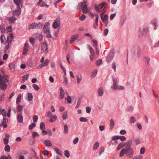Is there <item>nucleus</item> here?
<instances>
[{"instance_id": "nucleus-9", "label": "nucleus", "mask_w": 159, "mask_h": 159, "mask_svg": "<svg viewBox=\"0 0 159 159\" xmlns=\"http://www.w3.org/2000/svg\"><path fill=\"white\" fill-rule=\"evenodd\" d=\"M13 1L18 8L21 9L22 7V0H13Z\"/></svg>"}, {"instance_id": "nucleus-13", "label": "nucleus", "mask_w": 159, "mask_h": 159, "mask_svg": "<svg viewBox=\"0 0 159 159\" xmlns=\"http://www.w3.org/2000/svg\"><path fill=\"white\" fill-rule=\"evenodd\" d=\"M60 24L59 20H56L53 24V28L54 29H56L60 26Z\"/></svg>"}, {"instance_id": "nucleus-17", "label": "nucleus", "mask_w": 159, "mask_h": 159, "mask_svg": "<svg viewBox=\"0 0 159 159\" xmlns=\"http://www.w3.org/2000/svg\"><path fill=\"white\" fill-rule=\"evenodd\" d=\"M7 85L4 83L0 82V88L2 89H7Z\"/></svg>"}, {"instance_id": "nucleus-38", "label": "nucleus", "mask_w": 159, "mask_h": 159, "mask_svg": "<svg viewBox=\"0 0 159 159\" xmlns=\"http://www.w3.org/2000/svg\"><path fill=\"white\" fill-rule=\"evenodd\" d=\"M21 100V95L20 94H19L18 95L17 99H16V102L17 104H18V103L20 102Z\"/></svg>"}, {"instance_id": "nucleus-14", "label": "nucleus", "mask_w": 159, "mask_h": 159, "mask_svg": "<svg viewBox=\"0 0 159 159\" xmlns=\"http://www.w3.org/2000/svg\"><path fill=\"white\" fill-rule=\"evenodd\" d=\"M60 98L61 99H63L64 97L65 92L64 91L62 88V87L60 88Z\"/></svg>"}, {"instance_id": "nucleus-10", "label": "nucleus", "mask_w": 159, "mask_h": 159, "mask_svg": "<svg viewBox=\"0 0 159 159\" xmlns=\"http://www.w3.org/2000/svg\"><path fill=\"white\" fill-rule=\"evenodd\" d=\"M105 4V2H102L98 5L95 6V8L96 11H99L100 9H102L104 7Z\"/></svg>"}, {"instance_id": "nucleus-64", "label": "nucleus", "mask_w": 159, "mask_h": 159, "mask_svg": "<svg viewBox=\"0 0 159 159\" xmlns=\"http://www.w3.org/2000/svg\"><path fill=\"white\" fill-rule=\"evenodd\" d=\"M48 151L46 150H44L43 152V153L44 155H48Z\"/></svg>"}, {"instance_id": "nucleus-3", "label": "nucleus", "mask_w": 159, "mask_h": 159, "mask_svg": "<svg viewBox=\"0 0 159 159\" xmlns=\"http://www.w3.org/2000/svg\"><path fill=\"white\" fill-rule=\"evenodd\" d=\"M78 8L80 11L82 9V12L84 13H86L88 11V9L86 1H84L80 3L78 6Z\"/></svg>"}, {"instance_id": "nucleus-33", "label": "nucleus", "mask_w": 159, "mask_h": 159, "mask_svg": "<svg viewBox=\"0 0 159 159\" xmlns=\"http://www.w3.org/2000/svg\"><path fill=\"white\" fill-rule=\"evenodd\" d=\"M97 71L96 70H93L91 74V77L93 78L94 77L96 76L97 74Z\"/></svg>"}, {"instance_id": "nucleus-60", "label": "nucleus", "mask_w": 159, "mask_h": 159, "mask_svg": "<svg viewBox=\"0 0 159 159\" xmlns=\"http://www.w3.org/2000/svg\"><path fill=\"white\" fill-rule=\"evenodd\" d=\"M39 136V134L38 133L36 132H34L33 133V138H34L35 137L38 136Z\"/></svg>"}, {"instance_id": "nucleus-41", "label": "nucleus", "mask_w": 159, "mask_h": 159, "mask_svg": "<svg viewBox=\"0 0 159 159\" xmlns=\"http://www.w3.org/2000/svg\"><path fill=\"white\" fill-rule=\"evenodd\" d=\"M1 113L4 117H5L6 116V111L4 109H2L1 111Z\"/></svg>"}, {"instance_id": "nucleus-45", "label": "nucleus", "mask_w": 159, "mask_h": 159, "mask_svg": "<svg viewBox=\"0 0 159 159\" xmlns=\"http://www.w3.org/2000/svg\"><path fill=\"white\" fill-rule=\"evenodd\" d=\"M28 152L26 150H21L20 151V154L26 155Z\"/></svg>"}, {"instance_id": "nucleus-42", "label": "nucleus", "mask_w": 159, "mask_h": 159, "mask_svg": "<svg viewBox=\"0 0 159 159\" xmlns=\"http://www.w3.org/2000/svg\"><path fill=\"white\" fill-rule=\"evenodd\" d=\"M116 16V13H114L111 14L110 17V20H112Z\"/></svg>"}, {"instance_id": "nucleus-34", "label": "nucleus", "mask_w": 159, "mask_h": 159, "mask_svg": "<svg viewBox=\"0 0 159 159\" xmlns=\"http://www.w3.org/2000/svg\"><path fill=\"white\" fill-rule=\"evenodd\" d=\"M6 145L4 148V150L6 151L9 152L10 151V148L8 144H5Z\"/></svg>"}, {"instance_id": "nucleus-58", "label": "nucleus", "mask_w": 159, "mask_h": 159, "mask_svg": "<svg viewBox=\"0 0 159 159\" xmlns=\"http://www.w3.org/2000/svg\"><path fill=\"white\" fill-rule=\"evenodd\" d=\"M65 155L67 157H69V153L68 151L66 150L65 151Z\"/></svg>"}, {"instance_id": "nucleus-36", "label": "nucleus", "mask_w": 159, "mask_h": 159, "mask_svg": "<svg viewBox=\"0 0 159 159\" xmlns=\"http://www.w3.org/2000/svg\"><path fill=\"white\" fill-rule=\"evenodd\" d=\"M68 116L67 113L66 112H65L63 113L62 115V118L63 120H65L67 118Z\"/></svg>"}, {"instance_id": "nucleus-59", "label": "nucleus", "mask_w": 159, "mask_h": 159, "mask_svg": "<svg viewBox=\"0 0 159 159\" xmlns=\"http://www.w3.org/2000/svg\"><path fill=\"white\" fill-rule=\"evenodd\" d=\"M6 30L8 32H11L12 31V28L11 26H9L7 27Z\"/></svg>"}, {"instance_id": "nucleus-55", "label": "nucleus", "mask_w": 159, "mask_h": 159, "mask_svg": "<svg viewBox=\"0 0 159 159\" xmlns=\"http://www.w3.org/2000/svg\"><path fill=\"white\" fill-rule=\"evenodd\" d=\"M3 142L4 144H7L9 142V140L7 138H4L3 139Z\"/></svg>"}, {"instance_id": "nucleus-15", "label": "nucleus", "mask_w": 159, "mask_h": 159, "mask_svg": "<svg viewBox=\"0 0 159 159\" xmlns=\"http://www.w3.org/2000/svg\"><path fill=\"white\" fill-rule=\"evenodd\" d=\"M98 93L99 96H102L103 95L104 93L103 88L102 87L100 88L98 90Z\"/></svg>"}, {"instance_id": "nucleus-48", "label": "nucleus", "mask_w": 159, "mask_h": 159, "mask_svg": "<svg viewBox=\"0 0 159 159\" xmlns=\"http://www.w3.org/2000/svg\"><path fill=\"white\" fill-rule=\"evenodd\" d=\"M145 151V148L144 147L142 148L140 150V153L141 154H143Z\"/></svg>"}, {"instance_id": "nucleus-27", "label": "nucleus", "mask_w": 159, "mask_h": 159, "mask_svg": "<svg viewBox=\"0 0 159 159\" xmlns=\"http://www.w3.org/2000/svg\"><path fill=\"white\" fill-rule=\"evenodd\" d=\"M110 128L112 129L114 128L115 124L114 121L113 119H111L110 121Z\"/></svg>"}, {"instance_id": "nucleus-19", "label": "nucleus", "mask_w": 159, "mask_h": 159, "mask_svg": "<svg viewBox=\"0 0 159 159\" xmlns=\"http://www.w3.org/2000/svg\"><path fill=\"white\" fill-rule=\"evenodd\" d=\"M129 121L130 123H134L136 122V119L134 117L132 116L129 118Z\"/></svg>"}, {"instance_id": "nucleus-37", "label": "nucleus", "mask_w": 159, "mask_h": 159, "mask_svg": "<svg viewBox=\"0 0 159 159\" xmlns=\"http://www.w3.org/2000/svg\"><path fill=\"white\" fill-rule=\"evenodd\" d=\"M54 150L56 153L60 155H62V153L61 151L59 150L58 148L57 147L54 148Z\"/></svg>"}, {"instance_id": "nucleus-2", "label": "nucleus", "mask_w": 159, "mask_h": 159, "mask_svg": "<svg viewBox=\"0 0 159 159\" xmlns=\"http://www.w3.org/2000/svg\"><path fill=\"white\" fill-rule=\"evenodd\" d=\"M13 38V34L11 33L6 37L4 34L1 35L0 39L2 42L4 43H11Z\"/></svg>"}, {"instance_id": "nucleus-51", "label": "nucleus", "mask_w": 159, "mask_h": 159, "mask_svg": "<svg viewBox=\"0 0 159 159\" xmlns=\"http://www.w3.org/2000/svg\"><path fill=\"white\" fill-rule=\"evenodd\" d=\"M143 156L142 155H138L134 157L133 159H142Z\"/></svg>"}, {"instance_id": "nucleus-26", "label": "nucleus", "mask_w": 159, "mask_h": 159, "mask_svg": "<svg viewBox=\"0 0 159 159\" xmlns=\"http://www.w3.org/2000/svg\"><path fill=\"white\" fill-rule=\"evenodd\" d=\"M17 10L16 11H14L13 12V15L14 16H18L20 14V9Z\"/></svg>"}, {"instance_id": "nucleus-46", "label": "nucleus", "mask_w": 159, "mask_h": 159, "mask_svg": "<svg viewBox=\"0 0 159 159\" xmlns=\"http://www.w3.org/2000/svg\"><path fill=\"white\" fill-rule=\"evenodd\" d=\"M49 62L50 61L49 60H48V59H46L45 61L43 63L45 66H46L48 65Z\"/></svg>"}, {"instance_id": "nucleus-23", "label": "nucleus", "mask_w": 159, "mask_h": 159, "mask_svg": "<svg viewBox=\"0 0 159 159\" xmlns=\"http://www.w3.org/2000/svg\"><path fill=\"white\" fill-rule=\"evenodd\" d=\"M78 38V35H75L72 36L71 38V39L70 40V43H72Z\"/></svg>"}, {"instance_id": "nucleus-5", "label": "nucleus", "mask_w": 159, "mask_h": 159, "mask_svg": "<svg viewBox=\"0 0 159 159\" xmlns=\"http://www.w3.org/2000/svg\"><path fill=\"white\" fill-rule=\"evenodd\" d=\"M117 80L116 78H113L112 89L116 90H123L124 88V86L122 85H118L117 84Z\"/></svg>"}, {"instance_id": "nucleus-50", "label": "nucleus", "mask_w": 159, "mask_h": 159, "mask_svg": "<svg viewBox=\"0 0 159 159\" xmlns=\"http://www.w3.org/2000/svg\"><path fill=\"white\" fill-rule=\"evenodd\" d=\"M113 58V55L112 54H109L108 56L107 59L108 61L111 60Z\"/></svg>"}, {"instance_id": "nucleus-6", "label": "nucleus", "mask_w": 159, "mask_h": 159, "mask_svg": "<svg viewBox=\"0 0 159 159\" xmlns=\"http://www.w3.org/2000/svg\"><path fill=\"white\" fill-rule=\"evenodd\" d=\"M3 83H6L8 82L7 77L4 75V72L1 70H0V82Z\"/></svg>"}, {"instance_id": "nucleus-31", "label": "nucleus", "mask_w": 159, "mask_h": 159, "mask_svg": "<svg viewBox=\"0 0 159 159\" xmlns=\"http://www.w3.org/2000/svg\"><path fill=\"white\" fill-rule=\"evenodd\" d=\"M86 17L85 15L82 14L81 15L79 16V19L81 21H83L85 19Z\"/></svg>"}, {"instance_id": "nucleus-8", "label": "nucleus", "mask_w": 159, "mask_h": 159, "mask_svg": "<svg viewBox=\"0 0 159 159\" xmlns=\"http://www.w3.org/2000/svg\"><path fill=\"white\" fill-rule=\"evenodd\" d=\"M49 23L48 22L46 23L43 28V31L44 33L47 34L46 36L48 38H50L51 37V35L49 34Z\"/></svg>"}, {"instance_id": "nucleus-16", "label": "nucleus", "mask_w": 159, "mask_h": 159, "mask_svg": "<svg viewBox=\"0 0 159 159\" xmlns=\"http://www.w3.org/2000/svg\"><path fill=\"white\" fill-rule=\"evenodd\" d=\"M28 45L27 43H25V44L22 54H25L27 53L28 50Z\"/></svg>"}, {"instance_id": "nucleus-20", "label": "nucleus", "mask_w": 159, "mask_h": 159, "mask_svg": "<svg viewBox=\"0 0 159 159\" xmlns=\"http://www.w3.org/2000/svg\"><path fill=\"white\" fill-rule=\"evenodd\" d=\"M57 117L55 115H53L49 120V122H53L56 121L57 119Z\"/></svg>"}, {"instance_id": "nucleus-43", "label": "nucleus", "mask_w": 159, "mask_h": 159, "mask_svg": "<svg viewBox=\"0 0 159 159\" xmlns=\"http://www.w3.org/2000/svg\"><path fill=\"white\" fill-rule=\"evenodd\" d=\"M60 66L61 69L63 70L64 74L65 75H66V70L65 69V68L63 67V66L62 65V64L61 63L60 64Z\"/></svg>"}, {"instance_id": "nucleus-7", "label": "nucleus", "mask_w": 159, "mask_h": 159, "mask_svg": "<svg viewBox=\"0 0 159 159\" xmlns=\"http://www.w3.org/2000/svg\"><path fill=\"white\" fill-rule=\"evenodd\" d=\"M42 27L43 24L41 23H39L38 24L34 23L29 26V29H31L35 28L40 29L42 28Z\"/></svg>"}, {"instance_id": "nucleus-29", "label": "nucleus", "mask_w": 159, "mask_h": 159, "mask_svg": "<svg viewBox=\"0 0 159 159\" xmlns=\"http://www.w3.org/2000/svg\"><path fill=\"white\" fill-rule=\"evenodd\" d=\"M28 100L29 101H31L33 98V96L32 93H27Z\"/></svg>"}, {"instance_id": "nucleus-61", "label": "nucleus", "mask_w": 159, "mask_h": 159, "mask_svg": "<svg viewBox=\"0 0 159 159\" xmlns=\"http://www.w3.org/2000/svg\"><path fill=\"white\" fill-rule=\"evenodd\" d=\"M119 139L121 140L122 141H125L126 140V138L124 136H121L119 137Z\"/></svg>"}, {"instance_id": "nucleus-39", "label": "nucleus", "mask_w": 159, "mask_h": 159, "mask_svg": "<svg viewBox=\"0 0 159 159\" xmlns=\"http://www.w3.org/2000/svg\"><path fill=\"white\" fill-rule=\"evenodd\" d=\"M99 146V143L98 142H96L94 145L93 149L96 150Z\"/></svg>"}, {"instance_id": "nucleus-11", "label": "nucleus", "mask_w": 159, "mask_h": 159, "mask_svg": "<svg viewBox=\"0 0 159 159\" xmlns=\"http://www.w3.org/2000/svg\"><path fill=\"white\" fill-rule=\"evenodd\" d=\"M101 19L103 22L104 23H107L108 16L107 14H105V15L104 16L101 15Z\"/></svg>"}, {"instance_id": "nucleus-24", "label": "nucleus", "mask_w": 159, "mask_h": 159, "mask_svg": "<svg viewBox=\"0 0 159 159\" xmlns=\"http://www.w3.org/2000/svg\"><path fill=\"white\" fill-rule=\"evenodd\" d=\"M9 67L10 68L11 71L14 72L15 70V65L13 63H11L9 64Z\"/></svg>"}, {"instance_id": "nucleus-52", "label": "nucleus", "mask_w": 159, "mask_h": 159, "mask_svg": "<svg viewBox=\"0 0 159 159\" xmlns=\"http://www.w3.org/2000/svg\"><path fill=\"white\" fill-rule=\"evenodd\" d=\"M29 40H30V42L32 44H34L35 39L34 38H30Z\"/></svg>"}, {"instance_id": "nucleus-21", "label": "nucleus", "mask_w": 159, "mask_h": 159, "mask_svg": "<svg viewBox=\"0 0 159 159\" xmlns=\"http://www.w3.org/2000/svg\"><path fill=\"white\" fill-rule=\"evenodd\" d=\"M45 145L47 147L51 146L52 145L51 141L49 140H46L44 142Z\"/></svg>"}, {"instance_id": "nucleus-32", "label": "nucleus", "mask_w": 159, "mask_h": 159, "mask_svg": "<svg viewBox=\"0 0 159 159\" xmlns=\"http://www.w3.org/2000/svg\"><path fill=\"white\" fill-rule=\"evenodd\" d=\"M125 144V143H120L118 145V147L117 148V149H120L121 148L123 147Z\"/></svg>"}, {"instance_id": "nucleus-56", "label": "nucleus", "mask_w": 159, "mask_h": 159, "mask_svg": "<svg viewBox=\"0 0 159 159\" xmlns=\"http://www.w3.org/2000/svg\"><path fill=\"white\" fill-rule=\"evenodd\" d=\"M63 83L65 84H67L68 83V82L67 80V79L65 77H64L63 78Z\"/></svg>"}, {"instance_id": "nucleus-49", "label": "nucleus", "mask_w": 159, "mask_h": 159, "mask_svg": "<svg viewBox=\"0 0 159 159\" xmlns=\"http://www.w3.org/2000/svg\"><path fill=\"white\" fill-rule=\"evenodd\" d=\"M38 119V117L37 115H35L34 116L33 118V121L34 122H36L37 121Z\"/></svg>"}, {"instance_id": "nucleus-54", "label": "nucleus", "mask_w": 159, "mask_h": 159, "mask_svg": "<svg viewBox=\"0 0 159 159\" xmlns=\"http://www.w3.org/2000/svg\"><path fill=\"white\" fill-rule=\"evenodd\" d=\"M33 88L36 90H38L39 89V86L36 84H33Z\"/></svg>"}, {"instance_id": "nucleus-12", "label": "nucleus", "mask_w": 159, "mask_h": 159, "mask_svg": "<svg viewBox=\"0 0 159 159\" xmlns=\"http://www.w3.org/2000/svg\"><path fill=\"white\" fill-rule=\"evenodd\" d=\"M89 49L90 50L91 54L90 55V59L92 61H93L94 59V51L92 48L91 47H89Z\"/></svg>"}, {"instance_id": "nucleus-53", "label": "nucleus", "mask_w": 159, "mask_h": 159, "mask_svg": "<svg viewBox=\"0 0 159 159\" xmlns=\"http://www.w3.org/2000/svg\"><path fill=\"white\" fill-rule=\"evenodd\" d=\"M17 110L19 112H21L22 110V107L21 106H17Z\"/></svg>"}, {"instance_id": "nucleus-28", "label": "nucleus", "mask_w": 159, "mask_h": 159, "mask_svg": "<svg viewBox=\"0 0 159 159\" xmlns=\"http://www.w3.org/2000/svg\"><path fill=\"white\" fill-rule=\"evenodd\" d=\"M38 5L40 7L46 6L47 7H48L49 6L48 5H47L44 2H42V0H41L40 3H39V2Z\"/></svg>"}, {"instance_id": "nucleus-35", "label": "nucleus", "mask_w": 159, "mask_h": 159, "mask_svg": "<svg viewBox=\"0 0 159 159\" xmlns=\"http://www.w3.org/2000/svg\"><path fill=\"white\" fill-rule=\"evenodd\" d=\"M132 141L131 140H129L125 143L126 146L131 147L132 145Z\"/></svg>"}, {"instance_id": "nucleus-57", "label": "nucleus", "mask_w": 159, "mask_h": 159, "mask_svg": "<svg viewBox=\"0 0 159 159\" xmlns=\"http://www.w3.org/2000/svg\"><path fill=\"white\" fill-rule=\"evenodd\" d=\"M6 43V45L5 47V49L6 50H8L9 48V43Z\"/></svg>"}, {"instance_id": "nucleus-4", "label": "nucleus", "mask_w": 159, "mask_h": 159, "mask_svg": "<svg viewBox=\"0 0 159 159\" xmlns=\"http://www.w3.org/2000/svg\"><path fill=\"white\" fill-rule=\"evenodd\" d=\"M40 53H46L48 52V47L47 43L45 42H42L40 45L38 50Z\"/></svg>"}, {"instance_id": "nucleus-40", "label": "nucleus", "mask_w": 159, "mask_h": 159, "mask_svg": "<svg viewBox=\"0 0 159 159\" xmlns=\"http://www.w3.org/2000/svg\"><path fill=\"white\" fill-rule=\"evenodd\" d=\"M92 43L93 44V46L95 47V48H96L97 46V41L94 39H93L92 41Z\"/></svg>"}, {"instance_id": "nucleus-22", "label": "nucleus", "mask_w": 159, "mask_h": 159, "mask_svg": "<svg viewBox=\"0 0 159 159\" xmlns=\"http://www.w3.org/2000/svg\"><path fill=\"white\" fill-rule=\"evenodd\" d=\"M80 121L82 122H87L88 120V119L85 117H81L79 118Z\"/></svg>"}, {"instance_id": "nucleus-18", "label": "nucleus", "mask_w": 159, "mask_h": 159, "mask_svg": "<svg viewBox=\"0 0 159 159\" xmlns=\"http://www.w3.org/2000/svg\"><path fill=\"white\" fill-rule=\"evenodd\" d=\"M17 118L18 122L19 123H21L23 121V117L20 113H19L17 116Z\"/></svg>"}, {"instance_id": "nucleus-25", "label": "nucleus", "mask_w": 159, "mask_h": 159, "mask_svg": "<svg viewBox=\"0 0 159 159\" xmlns=\"http://www.w3.org/2000/svg\"><path fill=\"white\" fill-rule=\"evenodd\" d=\"M0 159H12V158L10 155H8L7 157L5 155L2 156L0 157Z\"/></svg>"}, {"instance_id": "nucleus-47", "label": "nucleus", "mask_w": 159, "mask_h": 159, "mask_svg": "<svg viewBox=\"0 0 159 159\" xmlns=\"http://www.w3.org/2000/svg\"><path fill=\"white\" fill-rule=\"evenodd\" d=\"M86 112L89 113L91 111V108L90 107H86Z\"/></svg>"}, {"instance_id": "nucleus-63", "label": "nucleus", "mask_w": 159, "mask_h": 159, "mask_svg": "<svg viewBox=\"0 0 159 159\" xmlns=\"http://www.w3.org/2000/svg\"><path fill=\"white\" fill-rule=\"evenodd\" d=\"M40 128L41 129H43L45 128V124L43 122H41L40 125Z\"/></svg>"}, {"instance_id": "nucleus-62", "label": "nucleus", "mask_w": 159, "mask_h": 159, "mask_svg": "<svg viewBox=\"0 0 159 159\" xmlns=\"http://www.w3.org/2000/svg\"><path fill=\"white\" fill-rule=\"evenodd\" d=\"M79 141V138H75L73 140V143L74 144H76Z\"/></svg>"}, {"instance_id": "nucleus-30", "label": "nucleus", "mask_w": 159, "mask_h": 159, "mask_svg": "<svg viewBox=\"0 0 159 159\" xmlns=\"http://www.w3.org/2000/svg\"><path fill=\"white\" fill-rule=\"evenodd\" d=\"M16 18L14 16H12V17L10 18L9 21V23L11 24L14 21L16 20Z\"/></svg>"}, {"instance_id": "nucleus-1", "label": "nucleus", "mask_w": 159, "mask_h": 159, "mask_svg": "<svg viewBox=\"0 0 159 159\" xmlns=\"http://www.w3.org/2000/svg\"><path fill=\"white\" fill-rule=\"evenodd\" d=\"M134 153V149L131 147L126 146L120 152V156L121 157H122L124 154H125L129 157H133Z\"/></svg>"}, {"instance_id": "nucleus-44", "label": "nucleus", "mask_w": 159, "mask_h": 159, "mask_svg": "<svg viewBox=\"0 0 159 159\" xmlns=\"http://www.w3.org/2000/svg\"><path fill=\"white\" fill-rule=\"evenodd\" d=\"M36 126V124L34 123H33L29 126V129H32Z\"/></svg>"}]
</instances>
